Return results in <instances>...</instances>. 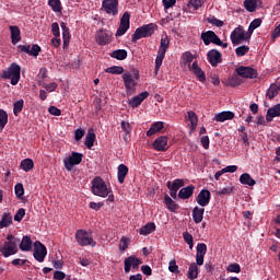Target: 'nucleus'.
Listing matches in <instances>:
<instances>
[{
	"label": "nucleus",
	"mask_w": 280,
	"mask_h": 280,
	"mask_svg": "<svg viewBox=\"0 0 280 280\" xmlns=\"http://www.w3.org/2000/svg\"><path fill=\"white\" fill-rule=\"evenodd\" d=\"M33 246H34V252H33L34 259L37 260L38 262H44L45 257L47 255V248L45 247V245H43L40 241H35L33 243Z\"/></svg>",
	"instance_id": "7"
},
{
	"label": "nucleus",
	"mask_w": 280,
	"mask_h": 280,
	"mask_svg": "<svg viewBox=\"0 0 280 280\" xmlns=\"http://www.w3.org/2000/svg\"><path fill=\"white\" fill-rule=\"evenodd\" d=\"M224 84L226 86L236 88L242 84V79L240 78L238 73H234V74H232V77H230L229 79H226L224 81Z\"/></svg>",
	"instance_id": "28"
},
{
	"label": "nucleus",
	"mask_w": 280,
	"mask_h": 280,
	"mask_svg": "<svg viewBox=\"0 0 280 280\" xmlns=\"http://www.w3.org/2000/svg\"><path fill=\"white\" fill-rule=\"evenodd\" d=\"M164 203L171 212H176L179 209V206L167 194L164 195Z\"/></svg>",
	"instance_id": "30"
},
{
	"label": "nucleus",
	"mask_w": 280,
	"mask_h": 280,
	"mask_svg": "<svg viewBox=\"0 0 280 280\" xmlns=\"http://www.w3.org/2000/svg\"><path fill=\"white\" fill-rule=\"evenodd\" d=\"M23 106H24V101L23 100H18L14 104H13V113L14 115L18 117V115L23 112Z\"/></svg>",
	"instance_id": "50"
},
{
	"label": "nucleus",
	"mask_w": 280,
	"mask_h": 280,
	"mask_svg": "<svg viewBox=\"0 0 280 280\" xmlns=\"http://www.w3.org/2000/svg\"><path fill=\"white\" fill-rule=\"evenodd\" d=\"M170 48V37L165 36L164 38H161L160 46H159V52L166 55L167 50Z\"/></svg>",
	"instance_id": "37"
},
{
	"label": "nucleus",
	"mask_w": 280,
	"mask_h": 280,
	"mask_svg": "<svg viewBox=\"0 0 280 280\" xmlns=\"http://www.w3.org/2000/svg\"><path fill=\"white\" fill-rule=\"evenodd\" d=\"M183 238L186 244H188L189 249L192 250L194 247V237L192 234L189 233L188 231L183 232Z\"/></svg>",
	"instance_id": "46"
},
{
	"label": "nucleus",
	"mask_w": 280,
	"mask_h": 280,
	"mask_svg": "<svg viewBox=\"0 0 280 280\" xmlns=\"http://www.w3.org/2000/svg\"><path fill=\"white\" fill-rule=\"evenodd\" d=\"M235 114L232 112H222L215 115V117L213 118V120L218 121V122H224L226 120H232L234 119Z\"/></svg>",
	"instance_id": "27"
},
{
	"label": "nucleus",
	"mask_w": 280,
	"mask_h": 280,
	"mask_svg": "<svg viewBox=\"0 0 280 280\" xmlns=\"http://www.w3.org/2000/svg\"><path fill=\"white\" fill-rule=\"evenodd\" d=\"M48 113L54 115L55 117H60L61 115V109L56 107V106H49L48 107Z\"/></svg>",
	"instance_id": "59"
},
{
	"label": "nucleus",
	"mask_w": 280,
	"mask_h": 280,
	"mask_svg": "<svg viewBox=\"0 0 280 280\" xmlns=\"http://www.w3.org/2000/svg\"><path fill=\"white\" fill-rule=\"evenodd\" d=\"M188 120L190 121L191 126L190 129L194 131L198 126L199 118L195 112H188Z\"/></svg>",
	"instance_id": "43"
},
{
	"label": "nucleus",
	"mask_w": 280,
	"mask_h": 280,
	"mask_svg": "<svg viewBox=\"0 0 280 280\" xmlns=\"http://www.w3.org/2000/svg\"><path fill=\"white\" fill-rule=\"evenodd\" d=\"M205 215V208H200L198 206H195V209L192 210V219L195 221V224H200L203 220Z\"/></svg>",
	"instance_id": "26"
},
{
	"label": "nucleus",
	"mask_w": 280,
	"mask_h": 280,
	"mask_svg": "<svg viewBox=\"0 0 280 280\" xmlns=\"http://www.w3.org/2000/svg\"><path fill=\"white\" fill-rule=\"evenodd\" d=\"M130 30V12L125 11L120 18V24L116 32V37L125 35Z\"/></svg>",
	"instance_id": "9"
},
{
	"label": "nucleus",
	"mask_w": 280,
	"mask_h": 280,
	"mask_svg": "<svg viewBox=\"0 0 280 280\" xmlns=\"http://www.w3.org/2000/svg\"><path fill=\"white\" fill-rule=\"evenodd\" d=\"M10 33H11V42L13 45L18 44L19 42L22 40L21 37V30L19 26L12 25L9 26Z\"/></svg>",
	"instance_id": "25"
},
{
	"label": "nucleus",
	"mask_w": 280,
	"mask_h": 280,
	"mask_svg": "<svg viewBox=\"0 0 280 280\" xmlns=\"http://www.w3.org/2000/svg\"><path fill=\"white\" fill-rule=\"evenodd\" d=\"M20 167L22 171L24 172H30L33 170L34 167V161L32 159H24L21 164H20Z\"/></svg>",
	"instance_id": "40"
},
{
	"label": "nucleus",
	"mask_w": 280,
	"mask_h": 280,
	"mask_svg": "<svg viewBox=\"0 0 280 280\" xmlns=\"http://www.w3.org/2000/svg\"><path fill=\"white\" fill-rule=\"evenodd\" d=\"M244 7H245L246 11H248L249 13H254L257 9L256 2H254L253 0H245Z\"/></svg>",
	"instance_id": "51"
},
{
	"label": "nucleus",
	"mask_w": 280,
	"mask_h": 280,
	"mask_svg": "<svg viewBox=\"0 0 280 280\" xmlns=\"http://www.w3.org/2000/svg\"><path fill=\"white\" fill-rule=\"evenodd\" d=\"M2 79H11V85L19 84L21 80V66L11 63L8 70H3L1 74Z\"/></svg>",
	"instance_id": "2"
},
{
	"label": "nucleus",
	"mask_w": 280,
	"mask_h": 280,
	"mask_svg": "<svg viewBox=\"0 0 280 280\" xmlns=\"http://www.w3.org/2000/svg\"><path fill=\"white\" fill-rule=\"evenodd\" d=\"M198 275H199L198 264L196 262L190 264L188 268V279L196 280L198 278Z\"/></svg>",
	"instance_id": "35"
},
{
	"label": "nucleus",
	"mask_w": 280,
	"mask_h": 280,
	"mask_svg": "<svg viewBox=\"0 0 280 280\" xmlns=\"http://www.w3.org/2000/svg\"><path fill=\"white\" fill-rule=\"evenodd\" d=\"M230 38L233 45H240L246 40V31L240 25L232 31Z\"/></svg>",
	"instance_id": "11"
},
{
	"label": "nucleus",
	"mask_w": 280,
	"mask_h": 280,
	"mask_svg": "<svg viewBox=\"0 0 280 280\" xmlns=\"http://www.w3.org/2000/svg\"><path fill=\"white\" fill-rule=\"evenodd\" d=\"M185 187V182L182 178H176L174 179L173 184H172V189L174 191H178L180 188Z\"/></svg>",
	"instance_id": "52"
},
{
	"label": "nucleus",
	"mask_w": 280,
	"mask_h": 280,
	"mask_svg": "<svg viewBox=\"0 0 280 280\" xmlns=\"http://www.w3.org/2000/svg\"><path fill=\"white\" fill-rule=\"evenodd\" d=\"M18 252H19V248L14 242H4L0 246V253L2 254L3 257L13 256V255L18 254Z\"/></svg>",
	"instance_id": "14"
},
{
	"label": "nucleus",
	"mask_w": 280,
	"mask_h": 280,
	"mask_svg": "<svg viewBox=\"0 0 280 280\" xmlns=\"http://www.w3.org/2000/svg\"><path fill=\"white\" fill-rule=\"evenodd\" d=\"M164 58H165V55L163 52L158 51V56H156V60H155V69H154L155 75L159 74V71L161 69Z\"/></svg>",
	"instance_id": "45"
},
{
	"label": "nucleus",
	"mask_w": 280,
	"mask_h": 280,
	"mask_svg": "<svg viewBox=\"0 0 280 280\" xmlns=\"http://www.w3.org/2000/svg\"><path fill=\"white\" fill-rule=\"evenodd\" d=\"M234 190L233 186H226L224 188H221L219 191V196H230Z\"/></svg>",
	"instance_id": "56"
},
{
	"label": "nucleus",
	"mask_w": 280,
	"mask_h": 280,
	"mask_svg": "<svg viewBox=\"0 0 280 280\" xmlns=\"http://www.w3.org/2000/svg\"><path fill=\"white\" fill-rule=\"evenodd\" d=\"M142 264V260L135 255L128 256L125 258V273H129L131 268L133 270L139 269V266Z\"/></svg>",
	"instance_id": "15"
},
{
	"label": "nucleus",
	"mask_w": 280,
	"mask_h": 280,
	"mask_svg": "<svg viewBox=\"0 0 280 280\" xmlns=\"http://www.w3.org/2000/svg\"><path fill=\"white\" fill-rule=\"evenodd\" d=\"M109 57L117 60H125L128 57V51L124 48H119L118 50H114L113 52H110Z\"/></svg>",
	"instance_id": "34"
},
{
	"label": "nucleus",
	"mask_w": 280,
	"mask_h": 280,
	"mask_svg": "<svg viewBox=\"0 0 280 280\" xmlns=\"http://www.w3.org/2000/svg\"><path fill=\"white\" fill-rule=\"evenodd\" d=\"M235 73L244 79H255L258 77L257 70L250 68V66H238L235 69Z\"/></svg>",
	"instance_id": "12"
},
{
	"label": "nucleus",
	"mask_w": 280,
	"mask_h": 280,
	"mask_svg": "<svg viewBox=\"0 0 280 280\" xmlns=\"http://www.w3.org/2000/svg\"><path fill=\"white\" fill-rule=\"evenodd\" d=\"M48 5L56 13H61V11H62V7H61L60 0H48Z\"/></svg>",
	"instance_id": "44"
},
{
	"label": "nucleus",
	"mask_w": 280,
	"mask_h": 280,
	"mask_svg": "<svg viewBox=\"0 0 280 280\" xmlns=\"http://www.w3.org/2000/svg\"><path fill=\"white\" fill-rule=\"evenodd\" d=\"M156 226L154 224V222H149L147 224H144V226H142L140 230H139V233L140 235H150L152 234L154 231H155Z\"/></svg>",
	"instance_id": "33"
},
{
	"label": "nucleus",
	"mask_w": 280,
	"mask_h": 280,
	"mask_svg": "<svg viewBox=\"0 0 280 280\" xmlns=\"http://www.w3.org/2000/svg\"><path fill=\"white\" fill-rule=\"evenodd\" d=\"M51 33L55 35V37L59 38L60 37V26L58 22H54L51 24Z\"/></svg>",
	"instance_id": "57"
},
{
	"label": "nucleus",
	"mask_w": 280,
	"mask_h": 280,
	"mask_svg": "<svg viewBox=\"0 0 280 280\" xmlns=\"http://www.w3.org/2000/svg\"><path fill=\"white\" fill-rule=\"evenodd\" d=\"M208 253V246L206 243H198L196 246V264L201 266L205 264V256Z\"/></svg>",
	"instance_id": "16"
},
{
	"label": "nucleus",
	"mask_w": 280,
	"mask_h": 280,
	"mask_svg": "<svg viewBox=\"0 0 280 280\" xmlns=\"http://www.w3.org/2000/svg\"><path fill=\"white\" fill-rule=\"evenodd\" d=\"M112 31L101 28L96 32L95 42L97 45L105 46L112 43Z\"/></svg>",
	"instance_id": "8"
},
{
	"label": "nucleus",
	"mask_w": 280,
	"mask_h": 280,
	"mask_svg": "<svg viewBox=\"0 0 280 280\" xmlns=\"http://www.w3.org/2000/svg\"><path fill=\"white\" fill-rule=\"evenodd\" d=\"M278 94H279L278 85L277 83H272L270 88L267 90L266 96L268 97V100L272 101L275 100L276 96H278Z\"/></svg>",
	"instance_id": "39"
},
{
	"label": "nucleus",
	"mask_w": 280,
	"mask_h": 280,
	"mask_svg": "<svg viewBox=\"0 0 280 280\" xmlns=\"http://www.w3.org/2000/svg\"><path fill=\"white\" fill-rule=\"evenodd\" d=\"M249 46L242 45L235 48V55L236 57H244L249 51Z\"/></svg>",
	"instance_id": "48"
},
{
	"label": "nucleus",
	"mask_w": 280,
	"mask_h": 280,
	"mask_svg": "<svg viewBox=\"0 0 280 280\" xmlns=\"http://www.w3.org/2000/svg\"><path fill=\"white\" fill-rule=\"evenodd\" d=\"M189 70H191L195 77L199 80V82L205 83L207 80L205 71L201 70L198 61H194L191 66H189Z\"/></svg>",
	"instance_id": "22"
},
{
	"label": "nucleus",
	"mask_w": 280,
	"mask_h": 280,
	"mask_svg": "<svg viewBox=\"0 0 280 280\" xmlns=\"http://www.w3.org/2000/svg\"><path fill=\"white\" fill-rule=\"evenodd\" d=\"M8 122V114L4 109L0 108V131H2L7 127Z\"/></svg>",
	"instance_id": "47"
},
{
	"label": "nucleus",
	"mask_w": 280,
	"mask_h": 280,
	"mask_svg": "<svg viewBox=\"0 0 280 280\" xmlns=\"http://www.w3.org/2000/svg\"><path fill=\"white\" fill-rule=\"evenodd\" d=\"M240 182L242 185H248L249 187H255V179L247 173L242 174L240 177Z\"/></svg>",
	"instance_id": "36"
},
{
	"label": "nucleus",
	"mask_w": 280,
	"mask_h": 280,
	"mask_svg": "<svg viewBox=\"0 0 280 280\" xmlns=\"http://www.w3.org/2000/svg\"><path fill=\"white\" fill-rule=\"evenodd\" d=\"M75 240L80 246H96V243L92 237V234L84 230H78L75 232Z\"/></svg>",
	"instance_id": "6"
},
{
	"label": "nucleus",
	"mask_w": 280,
	"mask_h": 280,
	"mask_svg": "<svg viewBox=\"0 0 280 280\" xmlns=\"http://www.w3.org/2000/svg\"><path fill=\"white\" fill-rule=\"evenodd\" d=\"M206 21L214 26L222 27L224 26V21L217 19L213 15H210L206 19Z\"/></svg>",
	"instance_id": "49"
},
{
	"label": "nucleus",
	"mask_w": 280,
	"mask_h": 280,
	"mask_svg": "<svg viewBox=\"0 0 280 280\" xmlns=\"http://www.w3.org/2000/svg\"><path fill=\"white\" fill-rule=\"evenodd\" d=\"M201 40H203L205 45H210L211 43L218 45L219 36L215 34L214 31L208 30L201 34Z\"/></svg>",
	"instance_id": "20"
},
{
	"label": "nucleus",
	"mask_w": 280,
	"mask_h": 280,
	"mask_svg": "<svg viewBox=\"0 0 280 280\" xmlns=\"http://www.w3.org/2000/svg\"><path fill=\"white\" fill-rule=\"evenodd\" d=\"M207 59L211 67H218L223 61V55L215 48H211V50L207 54Z\"/></svg>",
	"instance_id": "13"
},
{
	"label": "nucleus",
	"mask_w": 280,
	"mask_h": 280,
	"mask_svg": "<svg viewBox=\"0 0 280 280\" xmlns=\"http://www.w3.org/2000/svg\"><path fill=\"white\" fill-rule=\"evenodd\" d=\"M129 174V167L120 164L118 165V183L124 184L126 176Z\"/></svg>",
	"instance_id": "32"
},
{
	"label": "nucleus",
	"mask_w": 280,
	"mask_h": 280,
	"mask_svg": "<svg viewBox=\"0 0 280 280\" xmlns=\"http://www.w3.org/2000/svg\"><path fill=\"white\" fill-rule=\"evenodd\" d=\"M92 192L96 197L107 198L109 190L102 177H94L92 182Z\"/></svg>",
	"instance_id": "3"
},
{
	"label": "nucleus",
	"mask_w": 280,
	"mask_h": 280,
	"mask_svg": "<svg viewBox=\"0 0 280 280\" xmlns=\"http://www.w3.org/2000/svg\"><path fill=\"white\" fill-rule=\"evenodd\" d=\"M152 147L158 152H167L170 149L167 136H159V138L152 143Z\"/></svg>",
	"instance_id": "18"
},
{
	"label": "nucleus",
	"mask_w": 280,
	"mask_h": 280,
	"mask_svg": "<svg viewBox=\"0 0 280 280\" xmlns=\"http://www.w3.org/2000/svg\"><path fill=\"white\" fill-rule=\"evenodd\" d=\"M96 140V135L93 131H88V136L85 138L84 144L88 149H92L94 147Z\"/></svg>",
	"instance_id": "41"
},
{
	"label": "nucleus",
	"mask_w": 280,
	"mask_h": 280,
	"mask_svg": "<svg viewBox=\"0 0 280 280\" xmlns=\"http://www.w3.org/2000/svg\"><path fill=\"white\" fill-rule=\"evenodd\" d=\"M128 247H129V238L121 237L120 238V244H119V250L120 252H126Z\"/></svg>",
	"instance_id": "55"
},
{
	"label": "nucleus",
	"mask_w": 280,
	"mask_h": 280,
	"mask_svg": "<svg viewBox=\"0 0 280 280\" xmlns=\"http://www.w3.org/2000/svg\"><path fill=\"white\" fill-rule=\"evenodd\" d=\"M103 10L105 13L116 16L119 13V0H103Z\"/></svg>",
	"instance_id": "10"
},
{
	"label": "nucleus",
	"mask_w": 280,
	"mask_h": 280,
	"mask_svg": "<svg viewBox=\"0 0 280 280\" xmlns=\"http://www.w3.org/2000/svg\"><path fill=\"white\" fill-rule=\"evenodd\" d=\"M11 224H13V218L12 214L10 213H3L2 214V220L0 221V230L3 228H8Z\"/></svg>",
	"instance_id": "38"
},
{
	"label": "nucleus",
	"mask_w": 280,
	"mask_h": 280,
	"mask_svg": "<svg viewBox=\"0 0 280 280\" xmlns=\"http://www.w3.org/2000/svg\"><path fill=\"white\" fill-rule=\"evenodd\" d=\"M168 270L173 273H178L179 270H178V266L176 265V259H172L170 261V266H168Z\"/></svg>",
	"instance_id": "60"
},
{
	"label": "nucleus",
	"mask_w": 280,
	"mask_h": 280,
	"mask_svg": "<svg viewBox=\"0 0 280 280\" xmlns=\"http://www.w3.org/2000/svg\"><path fill=\"white\" fill-rule=\"evenodd\" d=\"M33 242L30 236H24L19 245L22 252H31Z\"/></svg>",
	"instance_id": "31"
},
{
	"label": "nucleus",
	"mask_w": 280,
	"mask_h": 280,
	"mask_svg": "<svg viewBox=\"0 0 280 280\" xmlns=\"http://www.w3.org/2000/svg\"><path fill=\"white\" fill-rule=\"evenodd\" d=\"M155 27H156L155 24L150 23L136 28L132 35V42L136 43L139 39L149 38V36H152L154 34Z\"/></svg>",
	"instance_id": "4"
},
{
	"label": "nucleus",
	"mask_w": 280,
	"mask_h": 280,
	"mask_svg": "<svg viewBox=\"0 0 280 280\" xmlns=\"http://www.w3.org/2000/svg\"><path fill=\"white\" fill-rule=\"evenodd\" d=\"M84 135H85V131H84V130H82V129H77V130L74 131V139H75L77 141H80L82 138H84Z\"/></svg>",
	"instance_id": "63"
},
{
	"label": "nucleus",
	"mask_w": 280,
	"mask_h": 280,
	"mask_svg": "<svg viewBox=\"0 0 280 280\" xmlns=\"http://www.w3.org/2000/svg\"><path fill=\"white\" fill-rule=\"evenodd\" d=\"M139 71L136 70L133 73L131 72H125L122 73V80L125 83V90L127 95H132L136 91V86L138 85V82L136 80H139Z\"/></svg>",
	"instance_id": "1"
},
{
	"label": "nucleus",
	"mask_w": 280,
	"mask_h": 280,
	"mask_svg": "<svg viewBox=\"0 0 280 280\" xmlns=\"http://www.w3.org/2000/svg\"><path fill=\"white\" fill-rule=\"evenodd\" d=\"M196 187L194 185H189L187 187L180 188L178 192V197L182 200H187L192 197V194L195 191Z\"/></svg>",
	"instance_id": "23"
},
{
	"label": "nucleus",
	"mask_w": 280,
	"mask_h": 280,
	"mask_svg": "<svg viewBox=\"0 0 280 280\" xmlns=\"http://www.w3.org/2000/svg\"><path fill=\"white\" fill-rule=\"evenodd\" d=\"M210 200H211V192L207 189L201 190L196 197V202L198 203V206L202 208L208 207Z\"/></svg>",
	"instance_id": "21"
},
{
	"label": "nucleus",
	"mask_w": 280,
	"mask_h": 280,
	"mask_svg": "<svg viewBox=\"0 0 280 280\" xmlns=\"http://www.w3.org/2000/svg\"><path fill=\"white\" fill-rule=\"evenodd\" d=\"M277 117H280V104H277L273 107L267 109L266 120L267 122H270L273 120V118Z\"/></svg>",
	"instance_id": "24"
},
{
	"label": "nucleus",
	"mask_w": 280,
	"mask_h": 280,
	"mask_svg": "<svg viewBox=\"0 0 280 280\" xmlns=\"http://www.w3.org/2000/svg\"><path fill=\"white\" fill-rule=\"evenodd\" d=\"M18 48L21 52L28 54V56L35 58H37L42 51V47L38 44H34L33 47H31V45H19Z\"/></svg>",
	"instance_id": "17"
},
{
	"label": "nucleus",
	"mask_w": 280,
	"mask_h": 280,
	"mask_svg": "<svg viewBox=\"0 0 280 280\" xmlns=\"http://www.w3.org/2000/svg\"><path fill=\"white\" fill-rule=\"evenodd\" d=\"M120 126H121V129L125 131L126 135H130V131H131L130 122L121 121Z\"/></svg>",
	"instance_id": "62"
},
{
	"label": "nucleus",
	"mask_w": 280,
	"mask_h": 280,
	"mask_svg": "<svg viewBox=\"0 0 280 280\" xmlns=\"http://www.w3.org/2000/svg\"><path fill=\"white\" fill-rule=\"evenodd\" d=\"M124 66H110L109 68L105 69V73L109 74H124Z\"/></svg>",
	"instance_id": "42"
},
{
	"label": "nucleus",
	"mask_w": 280,
	"mask_h": 280,
	"mask_svg": "<svg viewBox=\"0 0 280 280\" xmlns=\"http://www.w3.org/2000/svg\"><path fill=\"white\" fill-rule=\"evenodd\" d=\"M83 158V153L73 151L71 155L63 159V166L66 171L71 172L75 165L82 163Z\"/></svg>",
	"instance_id": "5"
},
{
	"label": "nucleus",
	"mask_w": 280,
	"mask_h": 280,
	"mask_svg": "<svg viewBox=\"0 0 280 280\" xmlns=\"http://www.w3.org/2000/svg\"><path fill=\"white\" fill-rule=\"evenodd\" d=\"M15 196L18 197V199H23V196H24L23 184L15 185Z\"/></svg>",
	"instance_id": "53"
},
{
	"label": "nucleus",
	"mask_w": 280,
	"mask_h": 280,
	"mask_svg": "<svg viewBox=\"0 0 280 280\" xmlns=\"http://www.w3.org/2000/svg\"><path fill=\"white\" fill-rule=\"evenodd\" d=\"M26 210L25 209H19L18 212L14 215V220L18 222H21L22 219L25 217Z\"/></svg>",
	"instance_id": "58"
},
{
	"label": "nucleus",
	"mask_w": 280,
	"mask_h": 280,
	"mask_svg": "<svg viewBox=\"0 0 280 280\" xmlns=\"http://www.w3.org/2000/svg\"><path fill=\"white\" fill-rule=\"evenodd\" d=\"M66 277H67L66 273L62 272V271H56V272L54 273V279H55V280H65Z\"/></svg>",
	"instance_id": "64"
},
{
	"label": "nucleus",
	"mask_w": 280,
	"mask_h": 280,
	"mask_svg": "<svg viewBox=\"0 0 280 280\" xmlns=\"http://www.w3.org/2000/svg\"><path fill=\"white\" fill-rule=\"evenodd\" d=\"M163 128H164V122H162V121L153 122L150 126L149 130L147 131V136L152 137V136L156 135V132H160Z\"/></svg>",
	"instance_id": "29"
},
{
	"label": "nucleus",
	"mask_w": 280,
	"mask_h": 280,
	"mask_svg": "<svg viewBox=\"0 0 280 280\" xmlns=\"http://www.w3.org/2000/svg\"><path fill=\"white\" fill-rule=\"evenodd\" d=\"M44 88L46 89L47 92L52 93V92H55L56 89L58 88V83H56V82H50V83L44 85Z\"/></svg>",
	"instance_id": "61"
},
{
	"label": "nucleus",
	"mask_w": 280,
	"mask_h": 280,
	"mask_svg": "<svg viewBox=\"0 0 280 280\" xmlns=\"http://www.w3.org/2000/svg\"><path fill=\"white\" fill-rule=\"evenodd\" d=\"M150 96V92L143 91L139 95L133 96L129 100V106L132 109L139 108V106Z\"/></svg>",
	"instance_id": "19"
},
{
	"label": "nucleus",
	"mask_w": 280,
	"mask_h": 280,
	"mask_svg": "<svg viewBox=\"0 0 280 280\" xmlns=\"http://www.w3.org/2000/svg\"><path fill=\"white\" fill-rule=\"evenodd\" d=\"M228 272H234V273H240L241 272V266L240 264H230L226 267Z\"/></svg>",
	"instance_id": "54"
}]
</instances>
